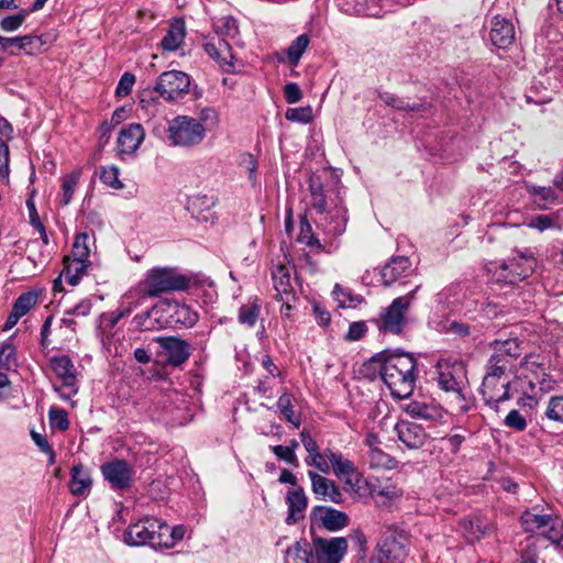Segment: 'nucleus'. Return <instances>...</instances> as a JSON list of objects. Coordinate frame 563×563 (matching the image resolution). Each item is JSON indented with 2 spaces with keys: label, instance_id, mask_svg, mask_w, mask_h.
I'll list each match as a JSON object with an SVG mask.
<instances>
[{
  "label": "nucleus",
  "instance_id": "obj_12",
  "mask_svg": "<svg viewBox=\"0 0 563 563\" xmlns=\"http://www.w3.org/2000/svg\"><path fill=\"white\" fill-rule=\"evenodd\" d=\"M155 340L164 350L166 361L172 366L183 365L191 355V345L177 336H158Z\"/></svg>",
  "mask_w": 563,
  "mask_h": 563
},
{
  "label": "nucleus",
  "instance_id": "obj_17",
  "mask_svg": "<svg viewBox=\"0 0 563 563\" xmlns=\"http://www.w3.org/2000/svg\"><path fill=\"white\" fill-rule=\"evenodd\" d=\"M311 520L318 522L329 531L341 530L349 523V517L345 512L325 506L313 507L311 510Z\"/></svg>",
  "mask_w": 563,
  "mask_h": 563
},
{
  "label": "nucleus",
  "instance_id": "obj_7",
  "mask_svg": "<svg viewBox=\"0 0 563 563\" xmlns=\"http://www.w3.org/2000/svg\"><path fill=\"white\" fill-rule=\"evenodd\" d=\"M508 360L492 355L488 361L487 372L482 383V394L488 405H497L509 398V382H503L496 390L498 380L508 366Z\"/></svg>",
  "mask_w": 563,
  "mask_h": 563
},
{
  "label": "nucleus",
  "instance_id": "obj_8",
  "mask_svg": "<svg viewBox=\"0 0 563 563\" xmlns=\"http://www.w3.org/2000/svg\"><path fill=\"white\" fill-rule=\"evenodd\" d=\"M379 563H405L408 556V542L405 533L389 527L377 544Z\"/></svg>",
  "mask_w": 563,
  "mask_h": 563
},
{
  "label": "nucleus",
  "instance_id": "obj_55",
  "mask_svg": "<svg viewBox=\"0 0 563 563\" xmlns=\"http://www.w3.org/2000/svg\"><path fill=\"white\" fill-rule=\"evenodd\" d=\"M285 118L291 122L308 123L312 119V110L310 107L288 109Z\"/></svg>",
  "mask_w": 563,
  "mask_h": 563
},
{
  "label": "nucleus",
  "instance_id": "obj_21",
  "mask_svg": "<svg viewBox=\"0 0 563 563\" xmlns=\"http://www.w3.org/2000/svg\"><path fill=\"white\" fill-rule=\"evenodd\" d=\"M145 136L144 129L141 124H130L123 128L118 136V148L121 154H133Z\"/></svg>",
  "mask_w": 563,
  "mask_h": 563
},
{
  "label": "nucleus",
  "instance_id": "obj_47",
  "mask_svg": "<svg viewBox=\"0 0 563 563\" xmlns=\"http://www.w3.org/2000/svg\"><path fill=\"white\" fill-rule=\"evenodd\" d=\"M37 300H38V297H37L36 292H34V291L23 292L15 299L12 308L23 317L33 307L36 306Z\"/></svg>",
  "mask_w": 563,
  "mask_h": 563
},
{
  "label": "nucleus",
  "instance_id": "obj_26",
  "mask_svg": "<svg viewBox=\"0 0 563 563\" xmlns=\"http://www.w3.org/2000/svg\"><path fill=\"white\" fill-rule=\"evenodd\" d=\"M52 371L64 383V387L71 388L75 386L76 368L68 355L53 356L49 360Z\"/></svg>",
  "mask_w": 563,
  "mask_h": 563
},
{
  "label": "nucleus",
  "instance_id": "obj_43",
  "mask_svg": "<svg viewBox=\"0 0 563 563\" xmlns=\"http://www.w3.org/2000/svg\"><path fill=\"white\" fill-rule=\"evenodd\" d=\"M88 266L89 262L73 260V262L63 269L62 275L65 276L68 284L75 286L78 284L81 276L87 273Z\"/></svg>",
  "mask_w": 563,
  "mask_h": 563
},
{
  "label": "nucleus",
  "instance_id": "obj_63",
  "mask_svg": "<svg viewBox=\"0 0 563 563\" xmlns=\"http://www.w3.org/2000/svg\"><path fill=\"white\" fill-rule=\"evenodd\" d=\"M367 331V327L363 321L352 322L349 327V330L345 334L346 341H357L362 339Z\"/></svg>",
  "mask_w": 563,
  "mask_h": 563
},
{
  "label": "nucleus",
  "instance_id": "obj_61",
  "mask_svg": "<svg viewBox=\"0 0 563 563\" xmlns=\"http://www.w3.org/2000/svg\"><path fill=\"white\" fill-rule=\"evenodd\" d=\"M272 452L282 461H285L286 463L297 466L298 465V459L296 453L291 452V449H288L285 445H274L272 446Z\"/></svg>",
  "mask_w": 563,
  "mask_h": 563
},
{
  "label": "nucleus",
  "instance_id": "obj_52",
  "mask_svg": "<svg viewBox=\"0 0 563 563\" xmlns=\"http://www.w3.org/2000/svg\"><path fill=\"white\" fill-rule=\"evenodd\" d=\"M49 424L52 428L66 431L69 428L68 413L63 408L52 407L48 411Z\"/></svg>",
  "mask_w": 563,
  "mask_h": 563
},
{
  "label": "nucleus",
  "instance_id": "obj_25",
  "mask_svg": "<svg viewBox=\"0 0 563 563\" xmlns=\"http://www.w3.org/2000/svg\"><path fill=\"white\" fill-rule=\"evenodd\" d=\"M198 321V313L187 305H168V322L175 327L191 328Z\"/></svg>",
  "mask_w": 563,
  "mask_h": 563
},
{
  "label": "nucleus",
  "instance_id": "obj_32",
  "mask_svg": "<svg viewBox=\"0 0 563 563\" xmlns=\"http://www.w3.org/2000/svg\"><path fill=\"white\" fill-rule=\"evenodd\" d=\"M492 347L494 350L493 355L498 356L499 358L508 360L509 364L521 354V347L518 339L516 338L507 339L504 341L495 340L492 343Z\"/></svg>",
  "mask_w": 563,
  "mask_h": 563
},
{
  "label": "nucleus",
  "instance_id": "obj_57",
  "mask_svg": "<svg viewBox=\"0 0 563 563\" xmlns=\"http://www.w3.org/2000/svg\"><path fill=\"white\" fill-rule=\"evenodd\" d=\"M332 467L335 476L339 478H344L351 473L355 474V470H357L354 463L343 455L334 464H332Z\"/></svg>",
  "mask_w": 563,
  "mask_h": 563
},
{
  "label": "nucleus",
  "instance_id": "obj_2",
  "mask_svg": "<svg viewBox=\"0 0 563 563\" xmlns=\"http://www.w3.org/2000/svg\"><path fill=\"white\" fill-rule=\"evenodd\" d=\"M309 188L311 192L310 206L320 216L318 224L328 236H341L345 232L349 221L341 188L333 187L325 190L316 176L310 177Z\"/></svg>",
  "mask_w": 563,
  "mask_h": 563
},
{
  "label": "nucleus",
  "instance_id": "obj_56",
  "mask_svg": "<svg viewBox=\"0 0 563 563\" xmlns=\"http://www.w3.org/2000/svg\"><path fill=\"white\" fill-rule=\"evenodd\" d=\"M545 415L549 419L563 423V396L550 399Z\"/></svg>",
  "mask_w": 563,
  "mask_h": 563
},
{
  "label": "nucleus",
  "instance_id": "obj_20",
  "mask_svg": "<svg viewBox=\"0 0 563 563\" xmlns=\"http://www.w3.org/2000/svg\"><path fill=\"white\" fill-rule=\"evenodd\" d=\"M291 269L289 266L278 264L272 271L277 299H286L287 301L295 299V291L291 285Z\"/></svg>",
  "mask_w": 563,
  "mask_h": 563
},
{
  "label": "nucleus",
  "instance_id": "obj_37",
  "mask_svg": "<svg viewBox=\"0 0 563 563\" xmlns=\"http://www.w3.org/2000/svg\"><path fill=\"white\" fill-rule=\"evenodd\" d=\"M366 461L372 470H393L398 465L396 459L385 453L382 449L368 450Z\"/></svg>",
  "mask_w": 563,
  "mask_h": 563
},
{
  "label": "nucleus",
  "instance_id": "obj_58",
  "mask_svg": "<svg viewBox=\"0 0 563 563\" xmlns=\"http://www.w3.org/2000/svg\"><path fill=\"white\" fill-rule=\"evenodd\" d=\"M299 241L308 246L321 247L320 241L313 235L312 228L306 220L300 222Z\"/></svg>",
  "mask_w": 563,
  "mask_h": 563
},
{
  "label": "nucleus",
  "instance_id": "obj_35",
  "mask_svg": "<svg viewBox=\"0 0 563 563\" xmlns=\"http://www.w3.org/2000/svg\"><path fill=\"white\" fill-rule=\"evenodd\" d=\"M379 98L386 106L399 111L421 112L426 111L429 108V106L426 102L410 103L407 99L399 98L389 92L380 93Z\"/></svg>",
  "mask_w": 563,
  "mask_h": 563
},
{
  "label": "nucleus",
  "instance_id": "obj_30",
  "mask_svg": "<svg viewBox=\"0 0 563 563\" xmlns=\"http://www.w3.org/2000/svg\"><path fill=\"white\" fill-rule=\"evenodd\" d=\"M92 484L91 476L81 464L71 467L69 488L73 495L82 496L89 492Z\"/></svg>",
  "mask_w": 563,
  "mask_h": 563
},
{
  "label": "nucleus",
  "instance_id": "obj_14",
  "mask_svg": "<svg viewBox=\"0 0 563 563\" xmlns=\"http://www.w3.org/2000/svg\"><path fill=\"white\" fill-rule=\"evenodd\" d=\"M203 48L205 52L220 65V67L225 71H231L234 66V56L232 54L231 45L225 38L219 35L207 37L203 43Z\"/></svg>",
  "mask_w": 563,
  "mask_h": 563
},
{
  "label": "nucleus",
  "instance_id": "obj_51",
  "mask_svg": "<svg viewBox=\"0 0 563 563\" xmlns=\"http://www.w3.org/2000/svg\"><path fill=\"white\" fill-rule=\"evenodd\" d=\"M542 534L553 544L563 549V522L559 517H555L551 525L542 531Z\"/></svg>",
  "mask_w": 563,
  "mask_h": 563
},
{
  "label": "nucleus",
  "instance_id": "obj_22",
  "mask_svg": "<svg viewBox=\"0 0 563 563\" xmlns=\"http://www.w3.org/2000/svg\"><path fill=\"white\" fill-rule=\"evenodd\" d=\"M286 504L288 506V515L286 517L287 525H295L305 517V510L308 506V498L303 488L298 487L289 490L286 496Z\"/></svg>",
  "mask_w": 563,
  "mask_h": 563
},
{
  "label": "nucleus",
  "instance_id": "obj_31",
  "mask_svg": "<svg viewBox=\"0 0 563 563\" xmlns=\"http://www.w3.org/2000/svg\"><path fill=\"white\" fill-rule=\"evenodd\" d=\"M346 490L351 494L353 499L362 500L367 497L366 489L369 490L371 483L363 476V474L355 470V474H350L343 478Z\"/></svg>",
  "mask_w": 563,
  "mask_h": 563
},
{
  "label": "nucleus",
  "instance_id": "obj_23",
  "mask_svg": "<svg viewBox=\"0 0 563 563\" xmlns=\"http://www.w3.org/2000/svg\"><path fill=\"white\" fill-rule=\"evenodd\" d=\"M300 439L302 445L308 452V456L305 459L306 464L316 467L318 471L322 473H329L330 465L324 460V456L319 450L318 443L312 439L310 432L307 429H303L300 432Z\"/></svg>",
  "mask_w": 563,
  "mask_h": 563
},
{
  "label": "nucleus",
  "instance_id": "obj_29",
  "mask_svg": "<svg viewBox=\"0 0 563 563\" xmlns=\"http://www.w3.org/2000/svg\"><path fill=\"white\" fill-rule=\"evenodd\" d=\"M461 528L470 542L479 540L482 537L494 530L492 523L478 517L463 520L461 522Z\"/></svg>",
  "mask_w": 563,
  "mask_h": 563
},
{
  "label": "nucleus",
  "instance_id": "obj_48",
  "mask_svg": "<svg viewBox=\"0 0 563 563\" xmlns=\"http://www.w3.org/2000/svg\"><path fill=\"white\" fill-rule=\"evenodd\" d=\"M120 170L117 166H104L100 170V180L112 189L119 190L124 187L119 179Z\"/></svg>",
  "mask_w": 563,
  "mask_h": 563
},
{
  "label": "nucleus",
  "instance_id": "obj_54",
  "mask_svg": "<svg viewBox=\"0 0 563 563\" xmlns=\"http://www.w3.org/2000/svg\"><path fill=\"white\" fill-rule=\"evenodd\" d=\"M451 398V404L461 413H465L474 407V400L467 395L465 388L452 395Z\"/></svg>",
  "mask_w": 563,
  "mask_h": 563
},
{
  "label": "nucleus",
  "instance_id": "obj_46",
  "mask_svg": "<svg viewBox=\"0 0 563 563\" xmlns=\"http://www.w3.org/2000/svg\"><path fill=\"white\" fill-rule=\"evenodd\" d=\"M310 38L307 34L299 35L288 47L287 56L292 65H297L308 47Z\"/></svg>",
  "mask_w": 563,
  "mask_h": 563
},
{
  "label": "nucleus",
  "instance_id": "obj_11",
  "mask_svg": "<svg viewBox=\"0 0 563 563\" xmlns=\"http://www.w3.org/2000/svg\"><path fill=\"white\" fill-rule=\"evenodd\" d=\"M520 258L522 261L521 263L516 262V260H510L500 264L497 262H490L486 265V269L498 283L516 284L526 278L525 264L527 258L525 254H521Z\"/></svg>",
  "mask_w": 563,
  "mask_h": 563
},
{
  "label": "nucleus",
  "instance_id": "obj_39",
  "mask_svg": "<svg viewBox=\"0 0 563 563\" xmlns=\"http://www.w3.org/2000/svg\"><path fill=\"white\" fill-rule=\"evenodd\" d=\"M368 494L375 498H380L382 504L385 505L388 501H393L399 498L402 494L401 489L391 483L385 485L375 486L371 483Z\"/></svg>",
  "mask_w": 563,
  "mask_h": 563
},
{
  "label": "nucleus",
  "instance_id": "obj_10",
  "mask_svg": "<svg viewBox=\"0 0 563 563\" xmlns=\"http://www.w3.org/2000/svg\"><path fill=\"white\" fill-rule=\"evenodd\" d=\"M103 478L113 489H128L134 476V467L125 460L114 459L101 465Z\"/></svg>",
  "mask_w": 563,
  "mask_h": 563
},
{
  "label": "nucleus",
  "instance_id": "obj_28",
  "mask_svg": "<svg viewBox=\"0 0 563 563\" xmlns=\"http://www.w3.org/2000/svg\"><path fill=\"white\" fill-rule=\"evenodd\" d=\"M312 555V542H308L306 539L296 541L285 552L286 563H311Z\"/></svg>",
  "mask_w": 563,
  "mask_h": 563
},
{
  "label": "nucleus",
  "instance_id": "obj_53",
  "mask_svg": "<svg viewBox=\"0 0 563 563\" xmlns=\"http://www.w3.org/2000/svg\"><path fill=\"white\" fill-rule=\"evenodd\" d=\"M27 14L29 12L26 10H21L18 14L3 18L0 21V29L3 32L16 31L24 23Z\"/></svg>",
  "mask_w": 563,
  "mask_h": 563
},
{
  "label": "nucleus",
  "instance_id": "obj_24",
  "mask_svg": "<svg viewBox=\"0 0 563 563\" xmlns=\"http://www.w3.org/2000/svg\"><path fill=\"white\" fill-rule=\"evenodd\" d=\"M411 262L407 256L393 257L380 272L382 280L385 286L395 283L399 277L410 272Z\"/></svg>",
  "mask_w": 563,
  "mask_h": 563
},
{
  "label": "nucleus",
  "instance_id": "obj_42",
  "mask_svg": "<svg viewBox=\"0 0 563 563\" xmlns=\"http://www.w3.org/2000/svg\"><path fill=\"white\" fill-rule=\"evenodd\" d=\"M277 407L284 418L296 428H299L301 423V419L298 415L295 413L292 407V395L285 393L283 394L277 401Z\"/></svg>",
  "mask_w": 563,
  "mask_h": 563
},
{
  "label": "nucleus",
  "instance_id": "obj_16",
  "mask_svg": "<svg viewBox=\"0 0 563 563\" xmlns=\"http://www.w3.org/2000/svg\"><path fill=\"white\" fill-rule=\"evenodd\" d=\"M405 411L411 418L422 419L434 424L445 423L449 417L448 411H445L441 406L418 400L409 402L406 406Z\"/></svg>",
  "mask_w": 563,
  "mask_h": 563
},
{
  "label": "nucleus",
  "instance_id": "obj_4",
  "mask_svg": "<svg viewBox=\"0 0 563 563\" xmlns=\"http://www.w3.org/2000/svg\"><path fill=\"white\" fill-rule=\"evenodd\" d=\"M189 285V278L175 268L154 267L147 271L139 284V294L142 297H158L166 292L186 290Z\"/></svg>",
  "mask_w": 563,
  "mask_h": 563
},
{
  "label": "nucleus",
  "instance_id": "obj_1",
  "mask_svg": "<svg viewBox=\"0 0 563 563\" xmlns=\"http://www.w3.org/2000/svg\"><path fill=\"white\" fill-rule=\"evenodd\" d=\"M416 365L412 355L389 351L379 352L368 361V366L379 372L391 396L398 399H406L413 393Z\"/></svg>",
  "mask_w": 563,
  "mask_h": 563
},
{
  "label": "nucleus",
  "instance_id": "obj_13",
  "mask_svg": "<svg viewBox=\"0 0 563 563\" xmlns=\"http://www.w3.org/2000/svg\"><path fill=\"white\" fill-rule=\"evenodd\" d=\"M155 528H159V519L146 517L129 526L124 541L130 545L148 544L153 548Z\"/></svg>",
  "mask_w": 563,
  "mask_h": 563
},
{
  "label": "nucleus",
  "instance_id": "obj_44",
  "mask_svg": "<svg viewBox=\"0 0 563 563\" xmlns=\"http://www.w3.org/2000/svg\"><path fill=\"white\" fill-rule=\"evenodd\" d=\"M184 37V26L179 24L172 25L167 34L162 40V46L166 51H175L180 46Z\"/></svg>",
  "mask_w": 563,
  "mask_h": 563
},
{
  "label": "nucleus",
  "instance_id": "obj_3",
  "mask_svg": "<svg viewBox=\"0 0 563 563\" xmlns=\"http://www.w3.org/2000/svg\"><path fill=\"white\" fill-rule=\"evenodd\" d=\"M189 88L190 77L186 73L164 71L158 76L153 88L142 91L139 103L147 114L155 117L162 107L159 98L167 102H178L189 93Z\"/></svg>",
  "mask_w": 563,
  "mask_h": 563
},
{
  "label": "nucleus",
  "instance_id": "obj_36",
  "mask_svg": "<svg viewBox=\"0 0 563 563\" xmlns=\"http://www.w3.org/2000/svg\"><path fill=\"white\" fill-rule=\"evenodd\" d=\"M559 199L560 195L553 187H530V201L539 209H547Z\"/></svg>",
  "mask_w": 563,
  "mask_h": 563
},
{
  "label": "nucleus",
  "instance_id": "obj_59",
  "mask_svg": "<svg viewBox=\"0 0 563 563\" xmlns=\"http://www.w3.org/2000/svg\"><path fill=\"white\" fill-rule=\"evenodd\" d=\"M15 365V349L12 344H5L0 349V367L9 371Z\"/></svg>",
  "mask_w": 563,
  "mask_h": 563
},
{
  "label": "nucleus",
  "instance_id": "obj_5",
  "mask_svg": "<svg viewBox=\"0 0 563 563\" xmlns=\"http://www.w3.org/2000/svg\"><path fill=\"white\" fill-rule=\"evenodd\" d=\"M205 136L206 128L196 118L177 115L168 122L166 137L173 146H196L203 141Z\"/></svg>",
  "mask_w": 563,
  "mask_h": 563
},
{
  "label": "nucleus",
  "instance_id": "obj_18",
  "mask_svg": "<svg viewBox=\"0 0 563 563\" xmlns=\"http://www.w3.org/2000/svg\"><path fill=\"white\" fill-rule=\"evenodd\" d=\"M395 431L399 441L410 450L422 448L427 441V433L423 428L410 421L397 422Z\"/></svg>",
  "mask_w": 563,
  "mask_h": 563
},
{
  "label": "nucleus",
  "instance_id": "obj_62",
  "mask_svg": "<svg viewBox=\"0 0 563 563\" xmlns=\"http://www.w3.org/2000/svg\"><path fill=\"white\" fill-rule=\"evenodd\" d=\"M153 311H146L134 317V322L141 331H151L155 329L156 319H153Z\"/></svg>",
  "mask_w": 563,
  "mask_h": 563
},
{
  "label": "nucleus",
  "instance_id": "obj_45",
  "mask_svg": "<svg viewBox=\"0 0 563 563\" xmlns=\"http://www.w3.org/2000/svg\"><path fill=\"white\" fill-rule=\"evenodd\" d=\"M217 34L221 37L235 38L239 35L238 21L232 16L219 19L214 24Z\"/></svg>",
  "mask_w": 563,
  "mask_h": 563
},
{
  "label": "nucleus",
  "instance_id": "obj_33",
  "mask_svg": "<svg viewBox=\"0 0 563 563\" xmlns=\"http://www.w3.org/2000/svg\"><path fill=\"white\" fill-rule=\"evenodd\" d=\"M341 10L351 15L377 16L375 0H345L340 4Z\"/></svg>",
  "mask_w": 563,
  "mask_h": 563
},
{
  "label": "nucleus",
  "instance_id": "obj_50",
  "mask_svg": "<svg viewBox=\"0 0 563 563\" xmlns=\"http://www.w3.org/2000/svg\"><path fill=\"white\" fill-rule=\"evenodd\" d=\"M88 238L87 233H79L76 235L73 244V256L75 261L89 262L88 257L90 250L88 246Z\"/></svg>",
  "mask_w": 563,
  "mask_h": 563
},
{
  "label": "nucleus",
  "instance_id": "obj_27",
  "mask_svg": "<svg viewBox=\"0 0 563 563\" xmlns=\"http://www.w3.org/2000/svg\"><path fill=\"white\" fill-rule=\"evenodd\" d=\"M438 385L439 387L448 393L450 396L456 394L457 391L462 390L464 386L461 382H459L452 369L450 364L448 362L438 363Z\"/></svg>",
  "mask_w": 563,
  "mask_h": 563
},
{
  "label": "nucleus",
  "instance_id": "obj_49",
  "mask_svg": "<svg viewBox=\"0 0 563 563\" xmlns=\"http://www.w3.org/2000/svg\"><path fill=\"white\" fill-rule=\"evenodd\" d=\"M155 534L153 539L154 549H170L173 548L170 527L159 520V528H155Z\"/></svg>",
  "mask_w": 563,
  "mask_h": 563
},
{
  "label": "nucleus",
  "instance_id": "obj_9",
  "mask_svg": "<svg viewBox=\"0 0 563 563\" xmlns=\"http://www.w3.org/2000/svg\"><path fill=\"white\" fill-rule=\"evenodd\" d=\"M347 551V540L343 537L312 539L311 563H340Z\"/></svg>",
  "mask_w": 563,
  "mask_h": 563
},
{
  "label": "nucleus",
  "instance_id": "obj_64",
  "mask_svg": "<svg viewBox=\"0 0 563 563\" xmlns=\"http://www.w3.org/2000/svg\"><path fill=\"white\" fill-rule=\"evenodd\" d=\"M505 424L509 428L522 431L526 429L527 421L517 410H511L505 418Z\"/></svg>",
  "mask_w": 563,
  "mask_h": 563
},
{
  "label": "nucleus",
  "instance_id": "obj_60",
  "mask_svg": "<svg viewBox=\"0 0 563 563\" xmlns=\"http://www.w3.org/2000/svg\"><path fill=\"white\" fill-rule=\"evenodd\" d=\"M135 84V76L131 73H124L117 86L115 93L119 97L128 96Z\"/></svg>",
  "mask_w": 563,
  "mask_h": 563
},
{
  "label": "nucleus",
  "instance_id": "obj_34",
  "mask_svg": "<svg viewBox=\"0 0 563 563\" xmlns=\"http://www.w3.org/2000/svg\"><path fill=\"white\" fill-rule=\"evenodd\" d=\"M19 49L24 51L29 55H35L45 49L52 43L49 35H24L18 36Z\"/></svg>",
  "mask_w": 563,
  "mask_h": 563
},
{
  "label": "nucleus",
  "instance_id": "obj_6",
  "mask_svg": "<svg viewBox=\"0 0 563 563\" xmlns=\"http://www.w3.org/2000/svg\"><path fill=\"white\" fill-rule=\"evenodd\" d=\"M421 285H417L407 295L395 298L382 312L378 329L393 334H400L408 323L407 311L416 298Z\"/></svg>",
  "mask_w": 563,
  "mask_h": 563
},
{
  "label": "nucleus",
  "instance_id": "obj_19",
  "mask_svg": "<svg viewBox=\"0 0 563 563\" xmlns=\"http://www.w3.org/2000/svg\"><path fill=\"white\" fill-rule=\"evenodd\" d=\"M489 40L498 48H506L515 40L514 24L500 15H495L490 22Z\"/></svg>",
  "mask_w": 563,
  "mask_h": 563
},
{
  "label": "nucleus",
  "instance_id": "obj_38",
  "mask_svg": "<svg viewBox=\"0 0 563 563\" xmlns=\"http://www.w3.org/2000/svg\"><path fill=\"white\" fill-rule=\"evenodd\" d=\"M555 517L553 509L548 504H545V508H541V512H530V532L540 531L542 533Z\"/></svg>",
  "mask_w": 563,
  "mask_h": 563
},
{
  "label": "nucleus",
  "instance_id": "obj_15",
  "mask_svg": "<svg viewBox=\"0 0 563 563\" xmlns=\"http://www.w3.org/2000/svg\"><path fill=\"white\" fill-rule=\"evenodd\" d=\"M308 476L311 481L312 493L317 498L333 504H342L344 501L343 493L334 481L312 471L308 472Z\"/></svg>",
  "mask_w": 563,
  "mask_h": 563
},
{
  "label": "nucleus",
  "instance_id": "obj_40",
  "mask_svg": "<svg viewBox=\"0 0 563 563\" xmlns=\"http://www.w3.org/2000/svg\"><path fill=\"white\" fill-rule=\"evenodd\" d=\"M80 172L74 170L62 178L60 205L67 206L73 199L77 185L79 183Z\"/></svg>",
  "mask_w": 563,
  "mask_h": 563
},
{
  "label": "nucleus",
  "instance_id": "obj_41",
  "mask_svg": "<svg viewBox=\"0 0 563 563\" xmlns=\"http://www.w3.org/2000/svg\"><path fill=\"white\" fill-rule=\"evenodd\" d=\"M261 312V305L257 300L243 305L239 309L238 320L249 328L254 327Z\"/></svg>",
  "mask_w": 563,
  "mask_h": 563
}]
</instances>
